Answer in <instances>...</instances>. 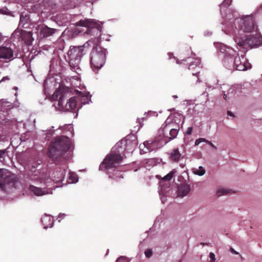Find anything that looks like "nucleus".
Returning a JSON list of instances; mask_svg holds the SVG:
<instances>
[{
  "mask_svg": "<svg viewBox=\"0 0 262 262\" xmlns=\"http://www.w3.org/2000/svg\"><path fill=\"white\" fill-rule=\"evenodd\" d=\"M242 34H236L234 37L235 42L241 48L245 50L258 48L262 45V36L258 33L244 36Z\"/></svg>",
  "mask_w": 262,
  "mask_h": 262,
  "instance_id": "7ed1b4c3",
  "label": "nucleus"
},
{
  "mask_svg": "<svg viewBox=\"0 0 262 262\" xmlns=\"http://www.w3.org/2000/svg\"><path fill=\"white\" fill-rule=\"evenodd\" d=\"M209 257L210 258V262H214L215 261V258L214 253L211 252L209 254Z\"/></svg>",
  "mask_w": 262,
  "mask_h": 262,
  "instance_id": "c756f323",
  "label": "nucleus"
},
{
  "mask_svg": "<svg viewBox=\"0 0 262 262\" xmlns=\"http://www.w3.org/2000/svg\"><path fill=\"white\" fill-rule=\"evenodd\" d=\"M84 46L71 47L68 52L69 63L70 67L74 70L79 69V65L83 55L85 54Z\"/></svg>",
  "mask_w": 262,
  "mask_h": 262,
  "instance_id": "423d86ee",
  "label": "nucleus"
},
{
  "mask_svg": "<svg viewBox=\"0 0 262 262\" xmlns=\"http://www.w3.org/2000/svg\"><path fill=\"white\" fill-rule=\"evenodd\" d=\"M223 97L224 99L227 100V95L226 94H224Z\"/></svg>",
  "mask_w": 262,
  "mask_h": 262,
  "instance_id": "e433bc0d",
  "label": "nucleus"
},
{
  "mask_svg": "<svg viewBox=\"0 0 262 262\" xmlns=\"http://www.w3.org/2000/svg\"><path fill=\"white\" fill-rule=\"evenodd\" d=\"M190 191V187L188 185H183L178 187V195L179 196L183 197L188 194Z\"/></svg>",
  "mask_w": 262,
  "mask_h": 262,
  "instance_id": "dca6fc26",
  "label": "nucleus"
},
{
  "mask_svg": "<svg viewBox=\"0 0 262 262\" xmlns=\"http://www.w3.org/2000/svg\"><path fill=\"white\" fill-rule=\"evenodd\" d=\"M230 251L232 253L235 254H238V253L236 251H235L233 248H230Z\"/></svg>",
  "mask_w": 262,
  "mask_h": 262,
  "instance_id": "473e14b6",
  "label": "nucleus"
},
{
  "mask_svg": "<svg viewBox=\"0 0 262 262\" xmlns=\"http://www.w3.org/2000/svg\"><path fill=\"white\" fill-rule=\"evenodd\" d=\"M232 0H224L220 5L221 7H228L231 4Z\"/></svg>",
  "mask_w": 262,
  "mask_h": 262,
  "instance_id": "5701e85b",
  "label": "nucleus"
},
{
  "mask_svg": "<svg viewBox=\"0 0 262 262\" xmlns=\"http://www.w3.org/2000/svg\"><path fill=\"white\" fill-rule=\"evenodd\" d=\"M3 39V36L1 33H0V42Z\"/></svg>",
  "mask_w": 262,
  "mask_h": 262,
  "instance_id": "f704fd0d",
  "label": "nucleus"
},
{
  "mask_svg": "<svg viewBox=\"0 0 262 262\" xmlns=\"http://www.w3.org/2000/svg\"><path fill=\"white\" fill-rule=\"evenodd\" d=\"M78 24L79 26L86 27L89 28H92V30H95L97 32L99 31V28H100V26H98L97 24L89 20H81L78 23Z\"/></svg>",
  "mask_w": 262,
  "mask_h": 262,
  "instance_id": "4468645a",
  "label": "nucleus"
},
{
  "mask_svg": "<svg viewBox=\"0 0 262 262\" xmlns=\"http://www.w3.org/2000/svg\"><path fill=\"white\" fill-rule=\"evenodd\" d=\"M207 140L205 138H200L199 139H196L195 141V145H199L201 142H206Z\"/></svg>",
  "mask_w": 262,
  "mask_h": 262,
  "instance_id": "b1692460",
  "label": "nucleus"
},
{
  "mask_svg": "<svg viewBox=\"0 0 262 262\" xmlns=\"http://www.w3.org/2000/svg\"><path fill=\"white\" fill-rule=\"evenodd\" d=\"M201 244H202V245H207L206 244H205V243H201Z\"/></svg>",
  "mask_w": 262,
  "mask_h": 262,
  "instance_id": "a19ab883",
  "label": "nucleus"
},
{
  "mask_svg": "<svg viewBox=\"0 0 262 262\" xmlns=\"http://www.w3.org/2000/svg\"><path fill=\"white\" fill-rule=\"evenodd\" d=\"M15 184L14 176L7 169H0V188L4 191L8 192Z\"/></svg>",
  "mask_w": 262,
  "mask_h": 262,
  "instance_id": "1a4fd4ad",
  "label": "nucleus"
},
{
  "mask_svg": "<svg viewBox=\"0 0 262 262\" xmlns=\"http://www.w3.org/2000/svg\"><path fill=\"white\" fill-rule=\"evenodd\" d=\"M176 172V170L175 169H173L171 171L168 173L167 175L164 176L162 180L164 181H170L172 179L173 177L174 174Z\"/></svg>",
  "mask_w": 262,
  "mask_h": 262,
  "instance_id": "aec40b11",
  "label": "nucleus"
},
{
  "mask_svg": "<svg viewBox=\"0 0 262 262\" xmlns=\"http://www.w3.org/2000/svg\"><path fill=\"white\" fill-rule=\"evenodd\" d=\"M182 158V155L178 148H173L169 154V160L173 162H178Z\"/></svg>",
  "mask_w": 262,
  "mask_h": 262,
  "instance_id": "2eb2a0df",
  "label": "nucleus"
},
{
  "mask_svg": "<svg viewBox=\"0 0 262 262\" xmlns=\"http://www.w3.org/2000/svg\"><path fill=\"white\" fill-rule=\"evenodd\" d=\"M30 190L37 196L43 195L46 194V191L42 188L37 187L33 185H30L29 187Z\"/></svg>",
  "mask_w": 262,
  "mask_h": 262,
  "instance_id": "a211bd4d",
  "label": "nucleus"
},
{
  "mask_svg": "<svg viewBox=\"0 0 262 262\" xmlns=\"http://www.w3.org/2000/svg\"><path fill=\"white\" fill-rule=\"evenodd\" d=\"M205 170L203 167L200 166L199 169H196L193 171L194 173L200 176H203L205 173Z\"/></svg>",
  "mask_w": 262,
  "mask_h": 262,
  "instance_id": "412c9836",
  "label": "nucleus"
},
{
  "mask_svg": "<svg viewBox=\"0 0 262 262\" xmlns=\"http://www.w3.org/2000/svg\"><path fill=\"white\" fill-rule=\"evenodd\" d=\"M32 167L33 168H35L36 166H34V165H32Z\"/></svg>",
  "mask_w": 262,
  "mask_h": 262,
  "instance_id": "ea45409f",
  "label": "nucleus"
},
{
  "mask_svg": "<svg viewBox=\"0 0 262 262\" xmlns=\"http://www.w3.org/2000/svg\"><path fill=\"white\" fill-rule=\"evenodd\" d=\"M59 172L60 173V177H58V180L57 181L62 182L64 180V176L66 171L65 170H62L61 172L60 171Z\"/></svg>",
  "mask_w": 262,
  "mask_h": 262,
  "instance_id": "a878e982",
  "label": "nucleus"
},
{
  "mask_svg": "<svg viewBox=\"0 0 262 262\" xmlns=\"http://www.w3.org/2000/svg\"><path fill=\"white\" fill-rule=\"evenodd\" d=\"M192 127H189L188 128H187V130H186V134L187 135H191L192 134Z\"/></svg>",
  "mask_w": 262,
  "mask_h": 262,
  "instance_id": "7c9ffc66",
  "label": "nucleus"
},
{
  "mask_svg": "<svg viewBox=\"0 0 262 262\" xmlns=\"http://www.w3.org/2000/svg\"><path fill=\"white\" fill-rule=\"evenodd\" d=\"M116 262H127V260L126 257L120 256L117 259Z\"/></svg>",
  "mask_w": 262,
  "mask_h": 262,
  "instance_id": "cd10ccee",
  "label": "nucleus"
},
{
  "mask_svg": "<svg viewBox=\"0 0 262 262\" xmlns=\"http://www.w3.org/2000/svg\"><path fill=\"white\" fill-rule=\"evenodd\" d=\"M206 143H207L209 145H210L215 150H216L217 149L216 147L211 141H209L207 140V141H206Z\"/></svg>",
  "mask_w": 262,
  "mask_h": 262,
  "instance_id": "2f4dec72",
  "label": "nucleus"
},
{
  "mask_svg": "<svg viewBox=\"0 0 262 262\" xmlns=\"http://www.w3.org/2000/svg\"><path fill=\"white\" fill-rule=\"evenodd\" d=\"M185 62H187V64H189V66L188 69L189 70H193L195 68H196L197 67L199 66L200 64V60L199 59H192L190 57H188L187 58L186 60H182V61L180 62L179 61H177V63H180V64H185L184 63Z\"/></svg>",
  "mask_w": 262,
  "mask_h": 262,
  "instance_id": "f8f14e48",
  "label": "nucleus"
},
{
  "mask_svg": "<svg viewBox=\"0 0 262 262\" xmlns=\"http://www.w3.org/2000/svg\"><path fill=\"white\" fill-rule=\"evenodd\" d=\"M69 178H70V179H72V175H71V176L69 177Z\"/></svg>",
  "mask_w": 262,
  "mask_h": 262,
  "instance_id": "4c0bfd02",
  "label": "nucleus"
},
{
  "mask_svg": "<svg viewBox=\"0 0 262 262\" xmlns=\"http://www.w3.org/2000/svg\"><path fill=\"white\" fill-rule=\"evenodd\" d=\"M90 99V98L89 97L88 95L85 96L83 97V99H81L82 101H83L82 103L83 104L88 103L89 102V100Z\"/></svg>",
  "mask_w": 262,
  "mask_h": 262,
  "instance_id": "c85d7f7f",
  "label": "nucleus"
},
{
  "mask_svg": "<svg viewBox=\"0 0 262 262\" xmlns=\"http://www.w3.org/2000/svg\"><path fill=\"white\" fill-rule=\"evenodd\" d=\"M41 222L42 224L44 225L45 228L51 227L53 224V220L51 216L50 215H45L43 217H42Z\"/></svg>",
  "mask_w": 262,
  "mask_h": 262,
  "instance_id": "6ab92c4d",
  "label": "nucleus"
},
{
  "mask_svg": "<svg viewBox=\"0 0 262 262\" xmlns=\"http://www.w3.org/2000/svg\"><path fill=\"white\" fill-rule=\"evenodd\" d=\"M180 129L179 125H176L173 122H169L166 120L164 124L158 130V136L153 141L145 142V146L150 150L159 148L176 138Z\"/></svg>",
  "mask_w": 262,
  "mask_h": 262,
  "instance_id": "f257e3e1",
  "label": "nucleus"
},
{
  "mask_svg": "<svg viewBox=\"0 0 262 262\" xmlns=\"http://www.w3.org/2000/svg\"><path fill=\"white\" fill-rule=\"evenodd\" d=\"M230 190L229 189L222 188V189H219L217 191L216 194L218 196H220L222 195L228 194V193L230 192Z\"/></svg>",
  "mask_w": 262,
  "mask_h": 262,
  "instance_id": "4be33fe9",
  "label": "nucleus"
},
{
  "mask_svg": "<svg viewBox=\"0 0 262 262\" xmlns=\"http://www.w3.org/2000/svg\"><path fill=\"white\" fill-rule=\"evenodd\" d=\"M109 178L116 182H119L123 179V173L119 170H114L112 173L109 174Z\"/></svg>",
  "mask_w": 262,
  "mask_h": 262,
  "instance_id": "f3484780",
  "label": "nucleus"
},
{
  "mask_svg": "<svg viewBox=\"0 0 262 262\" xmlns=\"http://www.w3.org/2000/svg\"><path fill=\"white\" fill-rule=\"evenodd\" d=\"M106 59L105 49L100 46L93 47L91 53L90 65L93 71L101 69Z\"/></svg>",
  "mask_w": 262,
  "mask_h": 262,
  "instance_id": "39448f33",
  "label": "nucleus"
},
{
  "mask_svg": "<svg viewBox=\"0 0 262 262\" xmlns=\"http://www.w3.org/2000/svg\"><path fill=\"white\" fill-rule=\"evenodd\" d=\"M233 66L236 70L242 71L251 68L250 63L244 55L235 56Z\"/></svg>",
  "mask_w": 262,
  "mask_h": 262,
  "instance_id": "9d476101",
  "label": "nucleus"
},
{
  "mask_svg": "<svg viewBox=\"0 0 262 262\" xmlns=\"http://www.w3.org/2000/svg\"><path fill=\"white\" fill-rule=\"evenodd\" d=\"M234 25H238V28L235 26L233 28L232 33L234 34L241 33L243 32H251L255 28L254 21L253 17L247 16L243 20H235L234 22Z\"/></svg>",
  "mask_w": 262,
  "mask_h": 262,
  "instance_id": "6e6552de",
  "label": "nucleus"
},
{
  "mask_svg": "<svg viewBox=\"0 0 262 262\" xmlns=\"http://www.w3.org/2000/svg\"><path fill=\"white\" fill-rule=\"evenodd\" d=\"M77 178H75V179H72V182H77Z\"/></svg>",
  "mask_w": 262,
  "mask_h": 262,
  "instance_id": "c9c22d12",
  "label": "nucleus"
},
{
  "mask_svg": "<svg viewBox=\"0 0 262 262\" xmlns=\"http://www.w3.org/2000/svg\"><path fill=\"white\" fill-rule=\"evenodd\" d=\"M70 96V92L60 90L56 91L53 95L54 99H58L59 107L64 111H74L77 107L78 100L80 99L77 97H73L68 101Z\"/></svg>",
  "mask_w": 262,
  "mask_h": 262,
  "instance_id": "20e7f679",
  "label": "nucleus"
},
{
  "mask_svg": "<svg viewBox=\"0 0 262 262\" xmlns=\"http://www.w3.org/2000/svg\"><path fill=\"white\" fill-rule=\"evenodd\" d=\"M13 51L11 48L0 46V58L10 59L13 58Z\"/></svg>",
  "mask_w": 262,
  "mask_h": 262,
  "instance_id": "9b49d317",
  "label": "nucleus"
},
{
  "mask_svg": "<svg viewBox=\"0 0 262 262\" xmlns=\"http://www.w3.org/2000/svg\"><path fill=\"white\" fill-rule=\"evenodd\" d=\"M227 114L228 115H229V116H232V117H234V116L233 114L231 112H230V111H228Z\"/></svg>",
  "mask_w": 262,
  "mask_h": 262,
  "instance_id": "72a5a7b5",
  "label": "nucleus"
},
{
  "mask_svg": "<svg viewBox=\"0 0 262 262\" xmlns=\"http://www.w3.org/2000/svg\"><path fill=\"white\" fill-rule=\"evenodd\" d=\"M173 97L174 98H178V97H177V96H175V95H174V96H173Z\"/></svg>",
  "mask_w": 262,
  "mask_h": 262,
  "instance_id": "58836bf2",
  "label": "nucleus"
},
{
  "mask_svg": "<svg viewBox=\"0 0 262 262\" xmlns=\"http://www.w3.org/2000/svg\"><path fill=\"white\" fill-rule=\"evenodd\" d=\"M56 31L57 30L55 29L50 28L46 25H43L40 28V33L43 37H48L54 34Z\"/></svg>",
  "mask_w": 262,
  "mask_h": 262,
  "instance_id": "ddd939ff",
  "label": "nucleus"
},
{
  "mask_svg": "<svg viewBox=\"0 0 262 262\" xmlns=\"http://www.w3.org/2000/svg\"><path fill=\"white\" fill-rule=\"evenodd\" d=\"M144 253L146 257L149 258L152 254V251L151 249H148L145 250Z\"/></svg>",
  "mask_w": 262,
  "mask_h": 262,
  "instance_id": "393cba45",
  "label": "nucleus"
},
{
  "mask_svg": "<svg viewBox=\"0 0 262 262\" xmlns=\"http://www.w3.org/2000/svg\"><path fill=\"white\" fill-rule=\"evenodd\" d=\"M123 159V156L119 153L112 151L107 155L99 166V169L104 170L118 166Z\"/></svg>",
  "mask_w": 262,
  "mask_h": 262,
  "instance_id": "0eeeda50",
  "label": "nucleus"
},
{
  "mask_svg": "<svg viewBox=\"0 0 262 262\" xmlns=\"http://www.w3.org/2000/svg\"><path fill=\"white\" fill-rule=\"evenodd\" d=\"M70 146L69 139L64 136L57 137L49 147L48 156L53 160H56L67 152Z\"/></svg>",
  "mask_w": 262,
  "mask_h": 262,
  "instance_id": "f03ea898",
  "label": "nucleus"
},
{
  "mask_svg": "<svg viewBox=\"0 0 262 262\" xmlns=\"http://www.w3.org/2000/svg\"><path fill=\"white\" fill-rule=\"evenodd\" d=\"M179 262H181V261L180 260Z\"/></svg>",
  "mask_w": 262,
  "mask_h": 262,
  "instance_id": "79ce46f5",
  "label": "nucleus"
},
{
  "mask_svg": "<svg viewBox=\"0 0 262 262\" xmlns=\"http://www.w3.org/2000/svg\"><path fill=\"white\" fill-rule=\"evenodd\" d=\"M7 152L6 149L0 150V161H1V159H4L5 157L6 154Z\"/></svg>",
  "mask_w": 262,
  "mask_h": 262,
  "instance_id": "bb28decb",
  "label": "nucleus"
}]
</instances>
